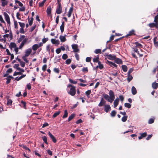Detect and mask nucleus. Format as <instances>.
Wrapping results in <instances>:
<instances>
[{"instance_id": "9d476101", "label": "nucleus", "mask_w": 158, "mask_h": 158, "mask_svg": "<svg viewBox=\"0 0 158 158\" xmlns=\"http://www.w3.org/2000/svg\"><path fill=\"white\" fill-rule=\"evenodd\" d=\"M106 63L108 64L109 65H110L111 67H114L115 68H117V65L115 64L114 63L111 61H109L108 60H107Z\"/></svg>"}, {"instance_id": "aec40b11", "label": "nucleus", "mask_w": 158, "mask_h": 158, "mask_svg": "<svg viewBox=\"0 0 158 158\" xmlns=\"http://www.w3.org/2000/svg\"><path fill=\"white\" fill-rule=\"evenodd\" d=\"M153 42L155 46L156 47H158V40L156 37L154 38L153 39Z\"/></svg>"}, {"instance_id": "2f4dec72", "label": "nucleus", "mask_w": 158, "mask_h": 158, "mask_svg": "<svg viewBox=\"0 0 158 158\" xmlns=\"http://www.w3.org/2000/svg\"><path fill=\"white\" fill-rule=\"evenodd\" d=\"M16 47V44L14 42H11L10 43V48H15Z\"/></svg>"}, {"instance_id": "c9c22d12", "label": "nucleus", "mask_w": 158, "mask_h": 158, "mask_svg": "<svg viewBox=\"0 0 158 158\" xmlns=\"http://www.w3.org/2000/svg\"><path fill=\"white\" fill-rule=\"evenodd\" d=\"M75 117V114H72L70 116H69L68 119V121L69 122L71 120H72Z\"/></svg>"}, {"instance_id": "6e6552de", "label": "nucleus", "mask_w": 158, "mask_h": 158, "mask_svg": "<svg viewBox=\"0 0 158 158\" xmlns=\"http://www.w3.org/2000/svg\"><path fill=\"white\" fill-rule=\"evenodd\" d=\"M51 11L52 9L51 7L50 6H48L46 10L48 16H51V17H52V15H51Z\"/></svg>"}, {"instance_id": "5701e85b", "label": "nucleus", "mask_w": 158, "mask_h": 158, "mask_svg": "<svg viewBox=\"0 0 158 158\" xmlns=\"http://www.w3.org/2000/svg\"><path fill=\"white\" fill-rule=\"evenodd\" d=\"M73 6L71 7L69 11L68 16V17H70L73 11Z\"/></svg>"}, {"instance_id": "72a5a7b5", "label": "nucleus", "mask_w": 158, "mask_h": 158, "mask_svg": "<svg viewBox=\"0 0 158 158\" xmlns=\"http://www.w3.org/2000/svg\"><path fill=\"white\" fill-rule=\"evenodd\" d=\"M122 68L123 71L124 72H126L127 70V66L125 65H122Z\"/></svg>"}, {"instance_id": "ddd939ff", "label": "nucleus", "mask_w": 158, "mask_h": 158, "mask_svg": "<svg viewBox=\"0 0 158 158\" xmlns=\"http://www.w3.org/2000/svg\"><path fill=\"white\" fill-rule=\"evenodd\" d=\"M139 135H140L139 137L138 138L139 139V140L142 139L143 138L146 137L147 135V133L146 132L143 133H140Z\"/></svg>"}, {"instance_id": "de8ad7c7", "label": "nucleus", "mask_w": 158, "mask_h": 158, "mask_svg": "<svg viewBox=\"0 0 158 158\" xmlns=\"http://www.w3.org/2000/svg\"><path fill=\"white\" fill-rule=\"evenodd\" d=\"M82 71L84 73H87L88 72V69L87 67H83Z\"/></svg>"}, {"instance_id": "79ce46f5", "label": "nucleus", "mask_w": 158, "mask_h": 158, "mask_svg": "<svg viewBox=\"0 0 158 158\" xmlns=\"http://www.w3.org/2000/svg\"><path fill=\"white\" fill-rule=\"evenodd\" d=\"M42 138L44 142L46 144H48V143L47 142V137L45 136H43L42 137Z\"/></svg>"}, {"instance_id": "7ed1b4c3", "label": "nucleus", "mask_w": 158, "mask_h": 158, "mask_svg": "<svg viewBox=\"0 0 158 158\" xmlns=\"http://www.w3.org/2000/svg\"><path fill=\"white\" fill-rule=\"evenodd\" d=\"M109 94L110 95L109 97L110 100H111L112 102L115 98V95L114 92L112 90H110L109 91Z\"/></svg>"}, {"instance_id": "412c9836", "label": "nucleus", "mask_w": 158, "mask_h": 158, "mask_svg": "<svg viewBox=\"0 0 158 158\" xmlns=\"http://www.w3.org/2000/svg\"><path fill=\"white\" fill-rule=\"evenodd\" d=\"M51 42L53 44H60V42L59 40H56L54 39H52L51 40Z\"/></svg>"}, {"instance_id": "9b49d317", "label": "nucleus", "mask_w": 158, "mask_h": 158, "mask_svg": "<svg viewBox=\"0 0 158 158\" xmlns=\"http://www.w3.org/2000/svg\"><path fill=\"white\" fill-rule=\"evenodd\" d=\"M48 135H49L51 139L52 140L53 142L54 143H56V140L54 136L50 132H48Z\"/></svg>"}, {"instance_id": "4d7b16f0", "label": "nucleus", "mask_w": 158, "mask_h": 158, "mask_svg": "<svg viewBox=\"0 0 158 158\" xmlns=\"http://www.w3.org/2000/svg\"><path fill=\"white\" fill-rule=\"evenodd\" d=\"M22 73L21 72H15L13 74V76H15L18 75H21Z\"/></svg>"}, {"instance_id": "3c124183", "label": "nucleus", "mask_w": 158, "mask_h": 158, "mask_svg": "<svg viewBox=\"0 0 158 158\" xmlns=\"http://www.w3.org/2000/svg\"><path fill=\"white\" fill-rule=\"evenodd\" d=\"M53 71L55 73H58L60 72V70L59 68H55L53 69Z\"/></svg>"}, {"instance_id": "4c0bfd02", "label": "nucleus", "mask_w": 158, "mask_h": 158, "mask_svg": "<svg viewBox=\"0 0 158 158\" xmlns=\"http://www.w3.org/2000/svg\"><path fill=\"white\" fill-rule=\"evenodd\" d=\"M68 115V111L67 110H65L64 111V114L62 117V118H64L67 117Z\"/></svg>"}, {"instance_id": "69168bd1", "label": "nucleus", "mask_w": 158, "mask_h": 158, "mask_svg": "<svg viewBox=\"0 0 158 158\" xmlns=\"http://www.w3.org/2000/svg\"><path fill=\"white\" fill-rule=\"evenodd\" d=\"M14 25H15V29L18 28V23L16 21L14 20Z\"/></svg>"}, {"instance_id": "5fc2aeb1", "label": "nucleus", "mask_w": 158, "mask_h": 158, "mask_svg": "<svg viewBox=\"0 0 158 158\" xmlns=\"http://www.w3.org/2000/svg\"><path fill=\"white\" fill-rule=\"evenodd\" d=\"M91 93V90H89L85 92V94L88 97L89 95H90Z\"/></svg>"}, {"instance_id": "b1692460", "label": "nucleus", "mask_w": 158, "mask_h": 158, "mask_svg": "<svg viewBox=\"0 0 158 158\" xmlns=\"http://www.w3.org/2000/svg\"><path fill=\"white\" fill-rule=\"evenodd\" d=\"M64 21H63L62 23V24L60 27V28L61 31L62 33L64 31Z\"/></svg>"}, {"instance_id": "49530a36", "label": "nucleus", "mask_w": 158, "mask_h": 158, "mask_svg": "<svg viewBox=\"0 0 158 158\" xmlns=\"http://www.w3.org/2000/svg\"><path fill=\"white\" fill-rule=\"evenodd\" d=\"M94 53L96 54H101L102 53L101 50L100 49H96L94 51Z\"/></svg>"}, {"instance_id": "a18cd8bd", "label": "nucleus", "mask_w": 158, "mask_h": 158, "mask_svg": "<svg viewBox=\"0 0 158 158\" xmlns=\"http://www.w3.org/2000/svg\"><path fill=\"white\" fill-rule=\"evenodd\" d=\"M131 104L129 103H125L124 104L125 106L128 108H130L131 107Z\"/></svg>"}, {"instance_id": "052dcab7", "label": "nucleus", "mask_w": 158, "mask_h": 158, "mask_svg": "<svg viewBox=\"0 0 158 158\" xmlns=\"http://www.w3.org/2000/svg\"><path fill=\"white\" fill-rule=\"evenodd\" d=\"M48 40V38H44L42 40V41L43 43L44 44L46 42H47Z\"/></svg>"}, {"instance_id": "7c9ffc66", "label": "nucleus", "mask_w": 158, "mask_h": 158, "mask_svg": "<svg viewBox=\"0 0 158 158\" xmlns=\"http://www.w3.org/2000/svg\"><path fill=\"white\" fill-rule=\"evenodd\" d=\"M32 48V50L35 51H36L39 48V47H38V44H35L33 45Z\"/></svg>"}, {"instance_id": "4be33fe9", "label": "nucleus", "mask_w": 158, "mask_h": 158, "mask_svg": "<svg viewBox=\"0 0 158 158\" xmlns=\"http://www.w3.org/2000/svg\"><path fill=\"white\" fill-rule=\"evenodd\" d=\"M119 100V99L118 98H116L114 100V108H116L118 105Z\"/></svg>"}, {"instance_id": "bf43d9fd", "label": "nucleus", "mask_w": 158, "mask_h": 158, "mask_svg": "<svg viewBox=\"0 0 158 158\" xmlns=\"http://www.w3.org/2000/svg\"><path fill=\"white\" fill-rule=\"evenodd\" d=\"M47 65L46 64L44 65L42 67V70L44 71H45L46 70L47 68Z\"/></svg>"}, {"instance_id": "09e8293b", "label": "nucleus", "mask_w": 158, "mask_h": 158, "mask_svg": "<svg viewBox=\"0 0 158 158\" xmlns=\"http://www.w3.org/2000/svg\"><path fill=\"white\" fill-rule=\"evenodd\" d=\"M5 79L7 80L6 82V84H9L11 80L10 79V77H9V76H8V77L6 78Z\"/></svg>"}, {"instance_id": "cd10ccee", "label": "nucleus", "mask_w": 158, "mask_h": 158, "mask_svg": "<svg viewBox=\"0 0 158 158\" xmlns=\"http://www.w3.org/2000/svg\"><path fill=\"white\" fill-rule=\"evenodd\" d=\"M133 78V77L132 75L130 74H127V81L128 82H129L131 81L132 80Z\"/></svg>"}, {"instance_id": "a878e982", "label": "nucleus", "mask_w": 158, "mask_h": 158, "mask_svg": "<svg viewBox=\"0 0 158 158\" xmlns=\"http://www.w3.org/2000/svg\"><path fill=\"white\" fill-rule=\"evenodd\" d=\"M131 92L133 95H134L137 93V90L134 86H132L131 88Z\"/></svg>"}, {"instance_id": "6e6d98bb", "label": "nucleus", "mask_w": 158, "mask_h": 158, "mask_svg": "<svg viewBox=\"0 0 158 158\" xmlns=\"http://www.w3.org/2000/svg\"><path fill=\"white\" fill-rule=\"evenodd\" d=\"M71 62V60L70 59H67L65 61V63L67 64H70Z\"/></svg>"}, {"instance_id": "c85d7f7f", "label": "nucleus", "mask_w": 158, "mask_h": 158, "mask_svg": "<svg viewBox=\"0 0 158 158\" xmlns=\"http://www.w3.org/2000/svg\"><path fill=\"white\" fill-rule=\"evenodd\" d=\"M3 15L5 17V19L6 21L10 19L9 16L6 13L4 12L3 13Z\"/></svg>"}, {"instance_id": "c03bdc74", "label": "nucleus", "mask_w": 158, "mask_h": 158, "mask_svg": "<svg viewBox=\"0 0 158 158\" xmlns=\"http://www.w3.org/2000/svg\"><path fill=\"white\" fill-rule=\"evenodd\" d=\"M127 116H124L122 118V121L123 122H126L127 118Z\"/></svg>"}, {"instance_id": "f03ea898", "label": "nucleus", "mask_w": 158, "mask_h": 158, "mask_svg": "<svg viewBox=\"0 0 158 158\" xmlns=\"http://www.w3.org/2000/svg\"><path fill=\"white\" fill-rule=\"evenodd\" d=\"M105 56L107 57V58L110 60H114L116 59V56L115 55H112L111 54H109L107 53H105Z\"/></svg>"}, {"instance_id": "f257e3e1", "label": "nucleus", "mask_w": 158, "mask_h": 158, "mask_svg": "<svg viewBox=\"0 0 158 158\" xmlns=\"http://www.w3.org/2000/svg\"><path fill=\"white\" fill-rule=\"evenodd\" d=\"M68 94L72 96H74L76 93V87L73 86L72 87H71L69 91L68 92Z\"/></svg>"}, {"instance_id": "a211bd4d", "label": "nucleus", "mask_w": 158, "mask_h": 158, "mask_svg": "<svg viewBox=\"0 0 158 158\" xmlns=\"http://www.w3.org/2000/svg\"><path fill=\"white\" fill-rule=\"evenodd\" d=\"M106 102L104 100L103 98H102L100 102L98 105L99 106H103L106 103Z\"/></svg>"}, {"instance_id": "680f3d73", "label": "nucleus", "mask_w": 158, "mask_h": 158, "mask_svg": "<svg viewBox=\"0 0 158 158\" xmlns=\"http://www.w3.org/2000/svg\"><path fill=\"white\" fill-rule=\"evenodd\" d=\"M69 81L71 83L73 84H76L77 83V81H73L71 79H69Z\"/></svg>"}, {"instance_id": "4468645a", "label": "nucleus", "mask_w": 158, "mask_h": 158, "mask_svg": "<svg viewBox=\"0 0 158 158\" xmlns=\"http://www.w3.org/2000/svg\"><path fill=\"white\" fill-rule=\"evenodd\" d=\"M9 97L10 96H7L6 97V98L7 100L6 104L8 106L9 105H11L13 102L12 101L11 99H9Z\"/></svg>"}, {"instance_id": "58836bf2", "label": "nucleus", "mask_w": 158, "mask_h": 158, "mask_svg": "<svg viewBox=\"0 0 158 158\" xmlns=\"http://www.w3.org/2000/svg\"><path fill=\"white\" fill-rule=\"evenodd\" d=\"M116 112L115 110H112L110 113L111 116L112 117H114L115 116Z\"/></svg>"}, {"instance_id": "f704fd0d", "label": "nucleus", "mask_w": 158, "mask_h": 158, "mask_svg": "<svg viewBox=\"0 0 158 158\" xmlns=\"http://www.w3.org/2000/svg\"><path fill=\"white\" fill-rule=\"evenodd\" d=\"M135 44L136 45L135 47L136 48H142V45L141 44L137 42H135Z\"/></svg>"}, {"instance_id": "bb28decb", "label": "nucleus", "mask_w": 158, "mask_h": 158, "mask_svg": "<svg viewBox=\"0 0 158 158\" xmlns=\"http://www.w3.org/2000/svg\"><path fill=\"white\" fill-rule=\"evenodd\" d=\"M60 39L61 42H64L66 40L65 36L63 35H60Z\"/></svg>"}, {"instance_id": "f3484780", "label": "nucleus", "mask_w": 158, "mask_h": 158, "mask_svg": "<svg viewBox=\"0 0 158 158\" xmlns=\"http://www.w3.org/2000/svg\"><path fill=\"white\" fill-rule=\"evenodd\" d=\"M25 36L24 35H20L19 39H18L17 42L19 43L23 41V40L25 39Z\"/></svg>"}, {"instance_id": "e433bc0d", "label": "nucleus", "mask_w": 158, "mask_h": 158, "mask_svg": "<svg viewBox=\"0 0 158 158\" xmlns=\"http://www.w3.org/2000/svg\"><path fill=\"white\" fill-rule=\"evenodd\" d=\"M133 49H134V51L135 52L137 53L139 55V56L142 57L143 56V54H139V52L138 51V49H137V48H133Z\"/></svg>"}, {"instance_id": "c756f323", "label": "nucleus", "mask_w": 158, "mask_h": 158, "mask_svg": "<svg viewBox=\"0 0 158 158\" xmlns=\"http://www.w3.org/2000/svg\"><path fill=\"white\" fill-rule=\"evenodd\" d=\"M98 65L96 66V68H99L100 69H103L104 67L103 65L101 64V62H98Z\"/></svg>"}, {"instance_id": "37998d69", "label": "nucleus", "mask_w": 158, "mask_h": 158, "mask_svg": "<svg viewBox=\"0 0 158 158\" xmlns=\"http://www.w3.org/2000/svg\"><path fill=\"white\" fill-rule=\"evenodd\" d=\"M15 3H17L18 4L19 6L21 7H23V4L20 2V1H19L18 0H16L15 1Z\"/></svg>"}, {"instance_id": "774afa93", "label": "nucleus", "mask_w": 158, "mask_h": 158, "mask_svg": "<svg viewBox=\"0 0 158 158\" xmlns=\"http://www.w3.org/2000/svg\"><path fill=\"white\" fill-rule=\"evenodd\" d=\"M134 69L133 68H130L127 72V74H130L133 71Z\"/></svg>"}, {"instance_id": "a19ab883", "label": "nucleus", "mask_w": 158, "mask_h": 158, "mask_svg": "<svg viewBox=\"0 0 158 158\" xmlns=\"http://www.w3.org/2000/svg\"><path fill=\"white\" fill-rule=\"evenodd\" d=\"M21 103L22 104L23 107L25 109H26V102L23 101L22 100L21 102Z\"/></svg>"}, {"instance_id": "864d4df0", "label": "nucleus", "mask_w": 158, "mask_h": 158, "mask_svg": "<svg viewBox=\"0 0 158 158\" xmlns=\"http://www.w3.org/2000/svg\"><path fill=\"white\" fill-rule=\"evenodd\" d=\"M154 119L153 118H150L148 122V123L149 124H152L154 122Z\"/></svg>"}, {"instance_id": "473e14b6", "label": "nucleus", "mask_w": 158, "mask_h": 158, "mask_svg": "<svg viewBox=\"0 0 158 158\" xmlns=\"http://www.w3.org/2000/svg\"><path fill=\"white\" fill-rule=\"evenodd\" d=\"M93 62L94 63H98V62H100L99 61V56H97V57L95 58H94L93 59Z\"/></svg>"}, {"instance_id": "f8f14e48", "label": "nucleus", "mask_w": 158, "mask_h": 158, "mask_svg": "<svg viewBox=\"0 0 158 158\" xmlns=\"http://www.w3.org/2000/svg\"><path fill=\"white\" fill-rule=\"evenodd\" d=\"M135 30L132 29L130 31L129 33L127 34L125 36L126 37H128L130 36H131L132 35H135Z\"/></svg>"}, {"instance_id": "6ab92c4d", "label": "nucleus", "mask_w": 158, "mask_h": 158, "mask_svg": "<svg viewBox=\"0 0 158 158\" xmlns=\"http://www.w3.org/2000/svg\"><path fill=\"white\" fill-rule=\"evenodd\" d=\"M31 52L32 50L31 48H29L27 50L25 55V56H28L30 55Z\"/></svg>"}, {"instance_id": "8fccbe9b", "label": "nucleus", "mask_w": 158, "mask_h": 158, "mask_svg": "<svg viewBox=\"0 0 158 158\" xmlns=\"http://www.w3.org/2000/svg\"><path fill=\"white\" fill-rule=\"evenodd\" d=\"M62 58L64 60H66L68 57V55L66 54H64L62 56Z\"/></svg>"}, {"instance_id": "ea45409f", "label": "nucleus", "mask_w": 158, "mask_h": 158, "mask_svg": "<svg viewBox=\"0 0 158 158\" xmlns=\"http://www.w3.org/2000/svg\"><path fill=\"white\" fill-rule=\"evenodd\" d=\"M60 111H58L57 112H56L53 115V118H55L56 116H57L60 113Z\"/></svg>"}, {"instance_id": "603ef678", "label": "nucleus", "mask_w": 158, "mask_h": 158, "mask_svg": "<svg viewBox=\"0 0 158 158\" xmlns=\"http://www.w3.org/2000/svg\"><path fill=\"white\" fill-rule=\"evenodd\" d=\"M154 22L156 23H158V15L157 14L155 17Z\"/></svg>"}, {"instance_id": "dca6fc26", "label": "nucleus", "mask_w": 158, "mask_h": 158, "mask_svg": "<svg viewBox=\"0 0 158 158\" xmlns=\"http://www.w3.org/2000/svg\"><path fill=\"white\" fill-rule=\"evenodd\" d=\"M148 26L152 28L156 27V28H158L157 23H151L148 24Z\"/></svg>"}, {"instance_id": "2eb2a0df", "label": "nucleus", "mask_w": 158, "mask_h": 158, "mask_svg": "<svg viewBox=\"0 0 158 158\" xmlns=\"http://www.w3.org/2000/svg\"><path fill=\"white\" fill-rule=\"evenodd\" d=\"M114 62L117 64H123V61L121 59L118 58H116L114 60Z\"/></svg>"}, {"instance_id": "0eeeda50", "label": "nucleus", "mask_w": 158, "mask_h": 158, "mask_svg": "<svg viewBox=\"0 0 158 158\" xmlns=\"http://www.w3.org/2000/svg\"><path fill=\"white\" fill-rule=\"evenodd\" d=\"M104 111L106 112L107 113L109 111L111 110V107L109 105H105L104 106Z\"/></svg>"}, {"instance_id": "e2e57ef3", "label": "nucleus", "mask_w": 158, "mask_h": 158, "mask_svg": "<svg viewBox=\"0 0 158 158\" xmlns=\"http://www.w3.org/2000/svg\"><path fill=\"white\" fill-rule=\"evenodd\" d=\"M0 21L2 23H6L5 21L4 20L3 18L2 17V15H0Z\"/></svg>"}, {"instance_id": "338daca9", "label": "nucleus", "mask_w": 158, "mask_h": 158, "mask_svg": "<svg viewBox=\"0 0 158 158\" xmlns=\"http://www.w3.org/2000/svg\"><path fill=\"white\" fill-rule=\"evenodd\" d=\"M26 76V75H22L21 76H20L18 78V81H19L21 79H22V78Z\"/></svg>"}, {"instance_id": "39448f33", "label": "nucleus", "mask_w": 158, "mask_h": 158, "mask_svg": "<svg viewBox=\"0 0 158 158\" xmlns=\"http://www.w3.org/2000/svg\"><path fill=\"white\" fill-rule=\"evenodd\" d=\"M62 11V7L61 5H57L56 10V13L57 14H60Z\"/></svg>"}, {"instance_id": "13d9d810", "label": "nucleus", "mask_w": 158, "mask_h": 158, "mask_svg": "<svg viewBox=\"0 0 158 158\" xmlns=\"http://www.w3.org/2000/svg\"><path fill=\"white\" fill-rule=\"evenodd\" d=\"M19 64H15L14 65L13 67L14 68L16 69L17 70H19V69L20 68L19 67Z\"/></svg>"}, {"instance_id": "393cba45", "label": "nucleus", "mask_w": 158, "mask_h": 158, "mask_svg": "<svg viewBox=\"0 0 158 158\" xmlns=\"http://www.w3.org/2000/svg\"><path fill=\"white\" fill-rule=\"evenodd\" d=\"M152 87L154 89H157L158 87V83L155 82H153L152 84Z\"/></svg>"}, {"instance_id": "423d86ee", "label": "nucleus", "mask_w": 158, "mask_h": 158, "mask_svg": "<svg viewBox=\"0 0 158 158\" xmlns=\"http://www.w3.org/2000/svg\"><path fill=\"white\" fill-rule=\"evenodd\" d=\"M72 47L73 50V52H79V50L78 48V45L77 44H73L72 45Z\"/></svg>"}, {"instance_id": "0e129e2a", "label": "nucleus", "mask_w": 158, "mask_h": 158, "mask_svg": "<svg viewBox=\"0 0 158 158\" xmlns=\"http://www.w3.org/2000/svg\"><path fill=\"white\" fill-rule=\"evenodd\" d=\"M19 24L20 26L21 27V28H24L25 27V24L23 23H21L20 22H19Z\"/></svg>"}, {"instance_id": "1a4fd4ad", "label": "nucleus", "mask_w": 158, "mask_h": 158, "mask_svg": "<svg viewBox=\"0 0 158 158\" xmlns=\"http://www.w3.org/2000/svg\"><path fill=\"white\" fill-rule=\"evenodd\" d=\"M103 96L104 98L107 100L108 102H110V103H112V101L110 100V98L108 94L104 93L103 94Z\"/></svg>"}, {"instance_id": "20e7f679", "label": "nucleus", "mask_w": 158, "mask_h": 158, "mask_svg": "<svg viewBox=\"0 0 158 158\" xmlns=\"http://www.w3.org/2000/svg\"><path fill=\"white\" fill-rule=\"evenodd\" d=\"M28 39L27 38H26L25 39H24L21 43L20 45L19 46V48L21 49L24 46L25 44H26L28 41Z\"/></svg>"}]
</instances>
